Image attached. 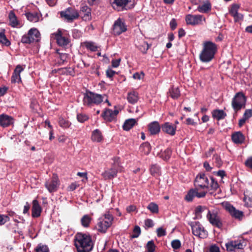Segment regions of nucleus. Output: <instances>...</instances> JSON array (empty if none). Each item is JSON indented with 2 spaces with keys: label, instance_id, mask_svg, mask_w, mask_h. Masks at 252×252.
I'll return each mask as SVG.
<instances>
[{
  "label": "nucleus",
  "instance_id": "f257e3e1",
  "mask_svg": "<svg viewBox=\"0 0 252 252\" xmlns=\"http://www.w3.org/2000/svg\"><path fill=\"white\" fill-rule=\"evenodd\" d=\"M78 252H90L93 248L91 237L86 234L77 233L74 239Z\"/></svg>",
  "mask_w": 252,
  "mask_h": 252
},
{
  "label": "nucleus",
  "instance_id": "f03ea898",
  "mask_svg": "<svg viewBox=\"0 0 252 252\" xmlns=\"http://www.w3.org/2000/svg\"><path fill=\"white\" fill-rule=\"evenodd\" d=\"M217 51V46L215 43L210 41H205L199 55L200 60L202 62H209L214 58Z\"/></svg>",
  "mask_w": 252,
  "mask_h": 252
},
{
  "label": "nucleus",
  "instance_id": "7ed1b4c3",
  "mask_svg": "<svg viewBox=\"0 0 252 252\" xmlns=\"http://www.w3.org/2000/svg\"><path fill=\"white\" fill-rule=\"evenodd\" d=\"M105 95H102L91 92H87L84 94L83 103L85 105L92 106L94 104L98 105L103 100Z\"/></svg>",
  "mask_w": 252,
  "mask_h": 252
},
{
  "label": "nucleus",
  "instance_id": "20e7f679",
  "mask_svg": "<svg viewBox=\"0 0 252 252\" xmlns=\"http://www.w3.org/2000/svg\"><path fill=\"white\" fill-rule=\"evenodd\" d=\"M114 163L111 168L108 170H105L102 173V176L105 179H111L117 176L118 171H123V167L121 165L120 162V158L118 157L114 158L113 159Z\"/></svg>",
  "mask_w": 252,
  "mask_h": 252
},
{
  "label": "nucleus",
  "instance_id": "39448f33",
  "mask_svg": "<svg viewBox=\"0 0 252 252\" xmlns=\"http://www.w3.org/2000/svg\"><path fill=\"white\" fill-rule=\"evenodd\" d=\"M114 218L109 212H107L104 215V218H99L96 225L97 230L101 233H105L107 229L112 224Z\"/></svg>",
  "mask_w": 252,
  "mask_h": 252
},
{
  "label": "nucleus",
  "instance_id": "423d86ee",
  "mask_svg": "<svg viewBox=\"0 0 252 252\" xmlns=\"http://www.w3.org/2000/svg\"><path fill=\"white\" fill-rule=\"evenodd\" d=\"M195 187L199 190H206L209 189V181L204 173L199 174L195 178L194 181Z\"/></svg>",
  "mask_w": 252,
  "mask_h": 252
},
{
  "label": "nucleus",
  "instance_id": "0eeeda50",
  "mask_svg": "<svg viewBox=\"0 0 252 252\" xmlns=\"http://www.w3.org/2000/svg\"><path fill=\"white\" fill-rule=\"evenodd\" d=\"M246 101V98L243 94H236L232 101V106L236 113L245 107Z\"/></svg>",
  "mask_w": 252,
  "mask_h": 252
},
{
  "label": "nucleus",
  "instance_id": "6e6552de",
  "mask_svg": "<svg viewBox=\"0 0 252 252\" xmlns=\"http://www.w3.org/2000/svg\"><path fill=\"white\" fill-rule=\"evenodd\" d=\"M51 38L56 40L57 44L60 46H66L69 42L68 36L64 32H63L60 30H58L57 32L51 34Z\"/></svg>",
  "mask_w": 252,
  "mask_h": 252
},
{
  "label": "nucleus",
  "instance_id": "1a4fd4ad",
  "mask_svg": "<svg viewBox=\"0 0 252 252\" xmlns=\"http://www.w3.org/2000/svg\"><path fill=\"white\" fill-rule=\"evenodd\" d=\"M191 227L193 234L200 238L204 239L207 237V231L198 222H191Z\"/></svg>",
  "mask_w": 252,
  "mask_h": 252
},
{
  "label": "nucleus",
  "instance_id": "9d476101",
  "mask_svg": "<svg viewBox=\"0 0 252 252\" xmlns=\"http://www.w3.org/2000/svg\"><path fill=\"white\" fill-rule=\"evenodd\" d=\"M206 217L209 222L213 226L221 228L222 226L220 218L215 210H208Z\"/></svg>",
  "mask_w": 252,
  "mask_h": 252
},
{
  "label": "nucleus",
  "instance_id": "9b49d317",
  "mask_svg": "<svg viewBox=\"0 0 252 252\" xmlns=\"http://www.w3.org/2000/svg\"><path fill=\"white\" fill-rule=\"evenodd\" d=\"M222 205L232 217L239 220L242 219L244 216V213L242 211L237 210L233 205L227 202H223Z\"/></svg>",
  "mask_w": 252,
  "mask_h": 252
},
{
  "label": "nucleus",
  "instance_id": "f8f14e48",
  "mask_svg": "<svg viewBox=\"0 0 252 252\" xmlns=\"http://www.w3.org/2000/svg\"><path fill=\"white\" fill-rule=\"evenodd\" d=\"M127 30V26L124 19L120 18L116 20L113 27V32L115 35H120Z\"/></svg>",
  "mask_w": 252,
  "mask_h": 252
},
{
  "label": "nucleus",
  "instance_id": "ddd939ff",
  "mask_svg": "<svg viewBox=\"0 0 252 252\" xmlns=\"http://www.w3.org/2000/svg\"><path fill=\"white\" fill-rule=\"evenodd\" d=\"M59 185L58 176L54 174L51 179L46 182L45 186L50 192H53L58 189Z\"/></svg>",
  "mask_w": 252,
  "mask_h": 252
},
{
  "label": "nucleus",
  "instance_id": "4468645a",
  "mask_svg": "<svg viewBox=\"0 0 252 252\" xmlns=\"http://www.w3.org/2000/svg\"><path fill=\"white\" fill-rule=\"evenodd\" d=\"M61 16L68 22H71L78 18L79 14L78 11L72 8H68L64 11L61 12Z\"/></svg>",
  "mask_w": 252,
  "mask_h": 252
},
{
  "label": "nucleus",
  "instance_id": "2eb2a0df",
  "mask_svg": "<svg viewBox=\"0 0 252 252\" xmlns=\"http://www.w3.org/2000/svg\"><path fill=\"white\" fill-rule=\"evenodd\" d=\"M226 249L228 251L233 252L236 250L244 249L245 246V242L243 240H238L231 241L225 244Z\"/></svg>",
  "mask_w": 252,
  "mask_h": 252
},
{
  "label": "nucleus",
  "instance_id": "dca6fc26",
  "mask_svg": "<svg viewBox=\"0 0 252 252\" xmlns=\"http://www.w3.org/2000/svg\"><path fill=\"white\" fill-rule=\"evenodd\" d=\"M207 194L206 190H202L199 191L196 188L194 189H190L186 196L185 199L188 201H191L194 197L198 198H203Z\"/></svg>",
  "mask_w": 252,
  "mask_h": 252
},
{
  "label": "nucleus",
  "instance_id": "f3484780",
  "mask_svg": "<svg viewBox=\"0 0 252 252\" xmlns=\"http://www.w3.org/2000/svg\"><path fill=\"white\" fill-rule=\"evenodd\" d=\"M205 20V18L201 15L188 14L186 16V21L188 25H199Z\"/></svg>",
  "mask_w": 252,
  "mask_h": 252
},
{
  "label": "nucleus",
  "instance_id": "a211bd4d",
  "mask_svg": "<svg viewBox=\"0 0 252 252\" xmlns=\"http://www.w3.org/2000/svg\"><path fill=\"white\" fill-rule=\"evenodd\" d=\"M25 66V65H21L20 64H18L16 66L11 76L12 83H20L21 82L20 73L24 70Z\"/></svg>",
  "mask_w": 252,
  "mask_h": 252
},
{
  "label": "nucleus",
  "instance_id": "6ab92c4d",
  "mask_svg": "<svg viewBox=\"0 0 252 252\" xmlns=\"http://www.w3.org/2000/svg\"><path fill=\"white\" fill-rule=\"evenodd\" d=\"M118 113V110H112L108 109L102 114V116L105 120L110 122L115 119Z\"/></svg>",
  "mask_w": 252,
  "mask_h": 252
},
{
  "label": "nucleus",
  "instance_id": "aec40b11",
  "mask_svg": "<svg viewBox=\"0 0 252 252\" xmlns=\"http://www.w3.org/2000/svg\"><path fill=\"white\" fill-rule=\"evenodd\" d=\"M14 123L13 118L6 114L0 115V125L2 127H7Z\"/></svg>",
  "mask_w": 252,
  "mask_h": 252
},
{
  "label": "nucleus",
  "instance_id": "412c9836",
  "mask_svg": "<svg viewBox=\"0 0 252 252\" xmlns=\"http://www.w3.org/2000/svg\"><path fill=\"white\" fill-rule=\"evenodd\" d=\"M231 138L234 143L241 144L244 142L245 137L241 131H237L232 134Z\"/></svg>",
  "mask_w": 252,
  "mask_h": 252
},
{
  "label": "nucleus",
  "instance_id": "4be33fe9",
  "mask_svg": "<svg viewBox=\"0 0 252 252\" xmlns=\"http://www.w3.org/2000/svg\"><path fill=\"white\" fill-rule=\"evenodd\" d=\"M135 44L137 48L143 53H146L149 47L148 44L143 39H137Z\"/></svg>",
  "mask_w": 252,
  "mask_h": 252
},
{
  "label": "nucleus",
  "instance_id": "5701e85b",
  "mask_svg": "<svg viewBox=\"0 0 252 252\" xmlns=\"http://www.w3.org/2000/svg\"><path fill=\"white\" fill-rule=\"evenodd\" d=\"M41 208L36 200L32 201V216L33 218H37L40 216Z\"/></svg>",
  "mask_w": 252,
  "mask_h": 252
},
{
  "label": "nucleus",
  "instance_id": "b1692460",
  "mask_svg": "<svg viewBox=\"0 0 252 252\" xmlns=\"http://www.w3.org/2000/svg\"><path fill=\"white\" fill-rule=\"evenodd\" d=\"M162 130L167 134L174 135L175 134L176 127L169 123H166L162 126Z\"/></svg>",
  "mask_w": 252,
  "mask_h": 252
},
{
  "label": "nucleus",
  "instance_id": "393cba45",
  "mask_svg": "<svg viewBox=\"0 0 252 252\" xmlns=\"http://www.w3.org/2000/svg\"><path fill=\"white\" fill-rule=\"evenodd\" d=\"M211 9V4L209 1L204 3L203 4L199 5L197 8L198 11L203 13H206L210 11Z\"/></svg>",
  "mask_w": 252,
  "mask_h": 252
},
{
  "label": "nucleus",
  "instance_id": "a878e982",
  "mask_svg": "<svg viewBox=\"0 0 252 252\" xmlns=\"http://www.w3.org/2000/svg\"><path fill=\"white\" fill-rule=\"evenodd\" d=\"M212 116L214 118L220 120L223 119L226 116V114L222 110L216 109L212 112Z\"/></svg>",
  "mask_w": 252,
  "mask_h": 252
},
{
  "label": "nucleus",
  "instance_id": "bb28decb",
  "mask_svg": "<svg viewBox=\"0 0 252 252\" xmlns=\"http://www.w3.org/2000/svg\"><path fill=\"white\" fill-rule=\"evenodd\" d=\"M137 120L135 119H129L125 122L123 125V128L125 130H129L131 129L136 123Z\"/></svg>",
  "mask_w": 252,
  "mask_h": 252
},
{
  "label": "nucleus",
  "instance_id": "cd10ccee",
  "mask_svg": "<svg viewBox=\"0 0 252 252\" xmlns=\"http://www.w3.org/2000/svg\"><path fill=\"white\" fill-rule=\"evenodd\" d=\"M101 132L97 129L94 130L92 134L91 139L94 142H100L102 140Z\"/></svg>",
  "mask_w": 252,
  "mask_h": 252
},
{
  "label": "nucleus",
  "instance_id": "c85d7f7f",
  "mask_svg": "<svg viewBox=\"0 0 252 252\" xmlns=\"http://www.w3.org/2000/svg\"><path fill=\"white\" fill-rule=\"evenodd\" d=\"M138 94L135 92H131L128 93L127 99L129 103L131 104H135L138 100Z\"/></svg>",
  "mask_w": 252,
  "mask_h": 252
},
{
  "label": "nucleus",
  "instance_id": "c756f323",
  "mask_svg": "<svg viewBox=\"0 0 252 252\" xmlns=\"http://www.w3.org/2000/svg\"><path fill=\"white\" fill-rule=\"evenodd\" d=\"M9 20L10 22V25L12 27H16L19 25L17 17L13 11H10L9 13Z\"/></svg>",
  "mask_w": 252,
  "mask_h": 252
},
{
  "label": "nucleus",
  "instance_id": "7c9ffc66",
  "mask_svg": "<svg viewBox=\"0 0 252 252\" xmlns=\"http://www.w3.org/2000/svg\"><path fill=\"white\" fill-rule=\"evenodd\" d=\"M92 218L89 215H84L81 219V225L85 228L89 227Z\"/></svg>",
  "mask_w": 252,
  "mask_h": 252
},
{
  "label": "nucleus",
  "instance_id": "2f4dec72",
  "mask_svg": "<svg viewBox=\"0 0 252 252\" xmlns=\"http://www.w3.org/2000/svg\"><path fill=\"white\" fill-rule=\"evenodd\" d=\"M28 20L31 22H37L39 21L40 16L36 12H29L26 14Z\"/></svg>",
  "mask_w": 252,
  "mask_h": 252
},
{
  "label": "nucleus",
  "instance_id": "473e14b6",
  "mask_svg": "<svg viewBox=\"0 0 252 252\" xmlns=\"http://www.w3.org/2000/svg\"><path fill=\"white\" fill-rule=\"evenodd\" d=\"M148 128L151 134L155 135L158 133V122L154 121L149 124Z\"/></svg>",
  "mask_w": 252,
  "mask_h": 252
},
{
  "label": "nucleus",
  "instance_id": "72a5a7b5",
  "mask_svg": "<svg viewBox=\"0 0 252 252\" xmlns=\"http://www.w3.org/2000/svg\"><path fill=\"white\" fill-rule=\"evenodd\" d=\"M29 35L33 38V41H38L39 39L40 33L35 28L31 29L28 32Z\"/></svg>",
  "mask_w": 252,
  "mask_h": 252
},
{
  "label": "nucleus",
  "instance_id": "f704fd0d",
  "mask_svg": "<svg viewBox=\"0 0 252 252\" xmlns=\"http://www.w3.org/2000/svg\"><path fill=\"white\" fill-rule=\"evenodd\" d=\"M81 11L84 13L83 18L85 20L91 18V9L88 6H83L81 8Z\"/></svg>",
  "mask_w": 252,
  "mask_h": 252
},
{
  "label": "nucleus",
  "instance_id": "c9c22d12",
  "mask_svg": "<svg viewBox=\"0 0 252 252\" xmlns=\"http://www.w3.org/2000/svg\"><path fill=\"white\" fill-rule=\"evenodd\" d=\"M0 43L6 46H9L10 44V41L5 36V30L4 29L0 30Z\"/></svg>",
  "mask_w": 252,
  "mask_h": 252
},
{
  "label": "nucleus",
  "instance_id": "e433bc0d",
  "mask_svg": "<svg viewBox=\"0 0 252 252\" xmlns=\"http://www.w3.org/2000/svg\"><path fill=\"white\" fill-rule=\"evenodd\" d=\"M208 208L204 206H198L195 210V213L196 218L200 219L201 218V214L203 212L205 211H207L208 212Z\"/></svg>",
  "mask_w": 252,
  "mask_h": 252
},
{
  "label": "nucleus",
  "instance_id": "4c0bfd02",
  "mask_svg": "<svg viewBox=\"0 0 252 252\" xmlns=\"http://www.w3.org/2000/svg\"><path fill=\"white\" fill-rule=\"evenodd\" d=\"M128 2V0H114L113 2V5L114 8H116V6L118 8H123L126 5Z\"/></svg>",
  "mask_w": 252,
  "mask_h": 252
},
{
  "label": "nucleus",
  "instance_id": "58836bf2",
  "mask_svg": "<svg viewBox=\"0 0 252 252\" xmlns=\"http://www.w3.org/2000/svg\"><path fill=\"white\" fill-rule=\"evenodd\" d=\"M169 94L171 97L173 99H177L180 95V92L178 88H174L172 87L169 90Z\"/></svg>",
  "mask_w": 252,
  "mask_h": 252
},
{
  "label": "nucleus",
  "instance_id": "ea45409f",
  "mask_svg": "<svg viewBox=\"0 0 252 252\" xmlns=\"http://www.w3.org/2000/svg\"><path fill=\"white\" fill-rule=\"evenodd\" d=\"M211 183H210V188L211 189L210 190H214V191H217L218 190V192L220 191V189H219V185L217 182V181L215 180V179L211 177Z\"/></svg>",
  "mask_w": 252,
  "mask_h": 252
},
{
  "label": "nucleus",
  "instance_id": "a19ab883",
  "mask_svg": "<svg viewBox=\"0 0 252 252\" xmlns=\"http://www.w3.org/2000/svg\"><path fill=\"white\" fill-rule=\"evenodd\" d=\"M140 150L145 155L148 154L151 150L150 145L148 143H144L140 147Z\"/></svg>",
  "mask_w": 252,
  "mask_h": 252
},
{
  "label": "nucleus",
  "instance_id": "79ce46f5",
  "mask_svg": "<svg viewBox=\"0 0 252 252\" xmlns=\"http://www.w3.org/2000/svg\"><path fill=\"white\" fill-rule=\"evenodd\" d=\"M53 72L57 73L58 72L61 74H71L72 72V70L70 68H61L58 70L55 69L53 70Z\"/></svg>",
  "mask_w": 252,
  "mask_h": 252
},
{
  "label": "nucleus",
  "instance_id": "37998d69",
  "mask_svg": "<svg viewBox=\"0 0 252 252\" xmlns=\"http://www.w3.org/2000/svg\"><path fill=\"white\" fill-rule=\"evenodd\" d=\"M33 39L31 35H29V33H28V34L24 35L22 36L21 41L24 43H31L34 42Z\"/></svg>",
  "mask_w": 252,
  "mask_h": 252
},
{
  "label": "nucleus",
  "instance_id": "c03bdc74",
  "mask_svg": "<svg viewBox=\"0 0 252 252\" xmlns=\"http://www.w3.org/2000/svg\"><path fill=\"white\" fill-rule=\"evenodd\" d=\"M89 119V117L84 113H78L77 115V119L80 123H84Z\"/></svg>",
  "mask_w": 252,
  "mask_h": 252
},
{
  "label": "nucleus",
  "instance_id": "a18cd8bd",
  "mask_svg": "<svg viewBox=\"0 0 252 252\" xmlns=\"http://www.w3.org/2000/svg\"><path fill=\"white\" fill-rule=\"evenodd\" d=\"M147 208L153 213H158V205L154 202L150 203Z\"/></svg>",
  "mask_w": 252,
  "mask_h": 252
},
{
  "label": "nucleus",
  "instance_id": "49530a36",
  "mask_svg": "<svg viewBox=\"0 0 252 252\" xmlns=\"http://www.w3.org/2000/svg\"><path fill=\"white\" fill-rule=\"evenodd\" d=\"M86 47L91 51H95L97 50V46L94 42H86Z\"/></svg>",
  "mask_w": 252,
  "mask_h": 252
},
{
  "label": "nucleus",
  "instance_id": "de8ad7c7",
  "mask_svg": "<svg viewBox=\"0 0 252 252\" xmlns=\"http://www.w3.org/2000/svg\"><path fill=\"white\" fill-rule=\"evenodd\" d=\"M60 126L63 128H67L70 126V123L66 120L61 118L59 122Z\"/></svg>",
  "mask_w": 252,
  "mask_h": 252
},
{
  "label": "nucleus",
  "instance_id": "09e8293b",
  "mask_svg": "<svg viewBox=\"0 0 252 252\" xmlns=\"http://www.w3.org/2000/svg\"><path fill=\"white\" fill-rule=\"evenodd\" d=\"M36 252H49L48 248L46 245L39 244L36 248Z\"/></svg>",
  "mask_w": 252,
  "mask_h": 252
},
{
  "label": "nucleus",
  "instance_id": "8fccbe9b",
  "mask_svg": "<svg viewBox=\"0 0 252 252\" xmlns=\"http://www.w3.org/2000/svg\"><path fill=\"white\" fill-rule=\"evenodd\" d=\"M141 233V229L138 226H135L133 230V234L131 236L132 238L138 237Z\"/></svg>",
  "mask_w": 252,
  "mask_h": 252
},
{
  "label": "nucleus",
  "instance_id": "3c124183",
  "mask_svg": "<svg viewBox=\"0 0 252 252\" xmlns=\"http://www.w3.org/2000/svg\"><path fill=\"white\" fill-rule=\"evenodd\" d=\"M155 245L153 241H149L147 244V249L148 252H154L155 250Z\"/></svg>",
  "mask_w": 252,
  "mask_h": 252
},
{
  "label": "nucleus",
  "instance_id": "603ef678",
  "mask_svg": "<svg viewBox=\"0 0 252 252\" xmlns=\"http://www.w3.org/2000/svg\"><path fill=\"white\" fill-rule=\"evenodd\" d=\"M239 8V6L236 4H233L232 5L230 10V14L233 17L235 16L236 14L238 13V10Z\"/></svg>",
  "mask_w": 252,
  "mask_h": 252
},
{
  "label": "nucleus",
  "instance_id": "864d4df0",
  "mask_svg": "<svg viewBox=\"0 0 252 252\" xmlns=\"http://www.w3.org/2000/svg\"><path fill=\"white\" fill-rule=\"evenodd\" d=\"M164 153L165 154L164 155L162 153L160 155V158L164 160L168 159L170 158L171 151L169 149H166L164 151Z\"/></svg>",
  "mask_w": 252,
  "mask_h": 252
},
{
  "label": "nucleus",
  "instance_id": "5fc2aeb1",
  "mask_svg": "<svg viewBox=\"0 0 252 252\" xmlns=\"http://www.w3.org/2000/svg\"><path fill=\"white\" fill-rule=\"evenodd\" d=\"M9 220L7 216L0 215V225L4 224L6 222Z\"/></svg>",
  "mask_w": 252,
  "mask_h": 252
},
{
  "label": "nucleus",
  "instance_id": "6e6d98bb",
  "mask_svg": "<svg viewBox=\"0 0 252 252\" xmlns=\"http://www.w3.org/2000/svg\"><path fill=\"white\" fill-rule=\"evenodd\" d=\"M171 245L173 249H178L181 247V242L178 240H174L171 242Z\"/></svg>",
  "mask_w": 252,
  "mask_h": 252
},
{
  "label": "nucleus",
  "instance_id": "4d7b16f0",
  "mask_svg": "<svg viewBox=\"0 0 252 252\" xmlns=\"http://www.w3.org/2000/svg\"><path fill=\"white\" fill-rule=\"evenodd\" d=\"M213 159L215 160V162L218 167H220L222 165V161L219 156L218 155L214 156Z\"/></svg>",
  "mask_w": 252,
  "mask_h": 252
},
{
  "label": "nucleus",
  "instance_id": "13d9d810",
  "mask_svg": "<svg viewBox=\"0 0 252 252\" xmlns=\"http://www.w3.org/2000/svg\"><path fill=\"white\" fill-rule=\"evenodd\" d=\"M243 117L245 118V119H246L247 120L249 118L252 117V109H247L243 115Z\"/></svg>",
  "mask_w": 252,
  "mask_h": 252
},
{
  "label": "nucleus",
  "instance_id": "bf43d9fd",
  "mask_svg": "<svg viewBox=\"0 0 252 252\" xmlns=\"http://www.w3.org/2000/svg\"><path fill=\"white\" fill-rule=\"evenodd\" d=\"M145 226L147 228L152 227L154 226L153 221L151 219H147L145 220Z\"/></svg>",
  "mask_w": 252,
  "mask_h": 252
},
{
  "label": "nucleus",
  "instance_id": "052dcab7",
  "mask_svg": "<svg viewBox=\"0 0 252 252\" xmlns=\"http://www.w3.org/2000/svg\"><path fill=\"white\" fill-rule=\"evenodd\" d=\"M144 77V74L143 72H141L140 73L138 72H136L133 74V77L135 79L140 80L142 79Z\"/></svg>",
  "mask_w": 252,
  "mask_h": 252
},
{
  "label": "nucleus",
  "instance_id": "680f3d73",
  "mask_svg": "<svg viewBox=\"0 0 252 252\" xmlns=\"http://www.w3.org/2000/svg\"><path fill=\"white\" fill-rule=\"evenodd\" d=\"M116 73V72L111 69H108L106 70V75L109 78H112Z\"/></svg>",
  "mask_w": 252,
  "mask_h": 252
},
{
  "label": "nucleus",
  "instance_id": "e2e57ef3",
  "mask_svg": "<svg viewBox=\"0 0 252 252\" xmlns=\"http://www.w3.org/2000/svg\"><path fill=\"white\" fill-rule=\"evenodd\" d=\"M177 24L175 19H172L170 22V28L172 30L176 29Z\"/></svg>",
  "mask_w": 252,
  "mask_h": 252
},
{
  "label": "nucleus",
  "instance_id": "0e129e2a",
  "mask_svg": "<svg viewBox=\"0 0 252 252\" xmlns=\"http://www.w3.org/2000/svg\"><path fill=\"white\" fill-rule=\"evenodd\" d=\"M120 61H121L120 59L112 60V66L113 67H117L120 64Z\"/></svg>",
  "mask_w": 252,
  "mask_h": 252
},
{
  "label": "nucleus",
  "instance_id": "69168bd1",
  "mask_svg": "<svg viewBox=\"0 0 252 252\" xmlns=\"http://www.w3.org/2000/svg\"><path fill=\"white\" fill-rule=\"evenodd\" d=\"M245 165L246 166L252 169V157L248 158L245 161Z\"/></svg>",
  "mask_w": 252,
  "mask_h": 252
},
{
  "label": "nucleus",
  "instance_id": "338daca9",
  "mask_svg": "<svg viewBox=\"0 0 252 252\" xmlns=\"http://www.w3.org/2000/svg\"><path fill=\"white\" fill-rule=\"evenodd\" d=\"M158 168L156 165H153L150 171L153 175L156 176L157 174Z\"/></svg>",
  "mask_w": 252,
  "mask_h": 252
},
{
  "label": "nucleus",
  "instance_id": "774afa93",
  "mask_svg": "<svg viewBox=\"0 0 252 252\" xmlns=\"http://www.w3.org/2000/svg\"><path fill=\"white\" fill-rule=\"evenodd\" d=\"M209 252H220V249L215 245L212 246L210 248Z\"/></svg>",
  "mask_w": 252,
  "mask_h": 252
}]
</instances>
